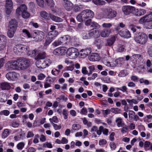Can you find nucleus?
<instances>
[{
	"label": "nucleus",
	"mask_w": 152,
	"mask_h": 152,
	"mask_svg": "<svg viewBox=\"0 0 152 152\" xmlns=\"http://www.w3.org/2000/svg\"><path fill=\"white\" fill-rule=\"evenodd\" d=\"M37 5L40 7H43L44 6V0H36Z\"/></svg>",
	"instance_id": "37998d69"
},
{
	"label": "nucleus",
	"mask_w": 152,
	"mask_h": 152,
	"mask_svg": "<svg viewBox=\"0 0 152 152\" xmlns=\"http://www.w3.org/2000/svg\"><path fill=\"white\" fill-rule=\"evenodd\" d=\"M13 3L12 0H6V13L9 15L12 10Z\"/></svg>",
	"instance_id": "ddd939ff"
},
{
	"label": "nucleus",
	"mask_w": 152,
	"mask_h": 152,
	"mask_svg": "<svg viewBox=\"0 0 152 152\" xmlns=\"http://www.w3.org/2000/svg\"><path fill=\"white\" fill-rule=\"evenodd\" d=\"M46 56V53L45 52H43L40 53L38 54L37 56L35 58V59L36 60H41L43 59Z\"/></svg>",
	"instance_id": "c756f323"
},
{
	"label": "nucleus",
	"mask_w": 152,
	"mask_h": 152,
	"mask_svg": "<svg viewBox=\"0 0 152 152\" xmlns=\"http://www.w3.org/2000/svg\"><path fill=\"white\" fill-rule=\"evenodd\" d=\"M134 39L137 43L140 45H145L147 42L148 36L143 32H139L134 35Z\"/></svg>",
	"instance_id": "f03ea898"
},
{
	"label": "nucleus",
	"mask_w": 152,
	"mask_h": 152,
	"mask_svg": "<svg viewBox=\"0 0 152 152\" xmlns=\"http://www.w3.org/2000/svg\"><path fill=\"white\" fill-rule=\"evenodd\" d=\"M94 16L93 12L90 10L86 9L82 11L76 17L77 20L80 22L85 21L87 19L93 18Z\"/></svg>",
	"instance_id": "f257e3e1"
},
{
	"label": "nucleus",
	"mask_w": 152,
	"mask_h": 152,
	"mask_svg": "<svg viewBox=\"0 0 152 152\" xmlns=\"http://www.w3.org/2000/svg\"><path fill=\"white\" fill-rule=\"evenodd\" d=\"M50 18L56 22H60L63 21V19L61 18L56 16L51 13H50Z\"/></svg>",
	"instance_id": "393cba45"
},
{
	"label": "nucleus",
	"mask_w": 152,
	"mask_h": 152,
	"mask_svg": "<svg viewBox=\"0 0 152 152\" xmlns=\"http://www.w3.org/2000/svg\"><path fill=\"white\" fill-rule=\"evenodd\" d=\"M82 37L84 39H87L90 37L89 35V32L88 31H83L82 33Z\"/></svg>",
	"instance_id": "72a5a7b5"
},
{
	"label": "nucleus",
	"mask_w": 152,
	"mask_h": 152,
	"mask_svg": "<svg viewBox=\"0 0 152 152\" xmlns=\"http://www.w3.org/2000/svg\"><path fill=\"white\" fill-rule=\"evenodd\" d=\"M39 50H38L35 49L33 50L28 51V54L31 56H35L38 53Z\"/></svg>",
	"instance_id": "f704fd0d"
},
{
	"label": "nucleus",
	"mask_w": 152,
	"mask_h": 152,
	"mask_svg": "<svg viewBox=\"0 0 152 152\" xmlns=\"http://www.w3.org/2000/svg\"><path fill=\"white\" fill-rule=\"evenodd\" d=\"M151 143L148 141H146L145 142L144 144V147L145 148H147L149 147H151Z\"/></svg>",
	"instance_id": "69168bd1"
},
{
	"label": "nucleus",
	"mask_w": 152,
	"mask_h": 152,
	"mask_svg": "<svg viewBox=\"0 0 152 152\" xmlns=\"http://www.w3.org/2000/svg\"><path fill=\"white\" fill-rule=\"evenodd\" d=\"M19 76L18 73L14 72H10L6 74V77L7 79L11 81H14L17 79Z\"/></svg>",
	"instance_id": "1a4fd4ad"
},
{
	"label": "nucleus",
	"mask_w": 152,
	"mask_h": 152,
	"mask_svg": "<svg viewBox=\"0 0 152 152\" xmlns=\"http://www.w3.org/2000/svg\"><path fill=\"white\" fill-rule=\"evenodd\" d=\"M17 23L15 19H12L9 22V29L16 31L17 27Z\"/></svg>",
	"instance_id": "a211bd4d"
},
{
	"label": "nucleus",
	"mask_w": 152,
	"mask_h": 152,
	"mask_svg": "<svg viewBox=\"0 0 152 152\" xmlns=\"http://www.w3.org/2000/svg\"><path fill=\"white\" fill-rule=\"evenodd\" d=\"M135 10L134 7L130 6H124L122 8V10L124 14L125 15H128L133 12Z\"/></svg>",
	"instance_id": "6e6552de"
},
{
	"label": "nucleus",
	"mask_w": 152,
	"mask_h": 152,
	"mask_svg": "<svg viewBox=\"0 0 152 152\" xmlns=\"http://www.w3.org/2000/svg\"><path fill=\"white\" fill-rule=\"evenodd\" d=\"M25 144L23 142H20L18 143L17 145V148L19 150H22L24 147Z\"/></svg>",
	"instance_id": "de8ad7c7"
},
{
	"label": "nucleus",
	"mask_w": 152,
	"mask_h": 152,
	"mask_svg": "<svg viewBox=\"0 0 152 152\" xmlns=\"http://www.w3.org/2000/svg\"><path fill=\"white\" fill-rule=\"evenodd\" d=\"M115 122L117 124V126L118 127H122L124 125V124L123 122L122 119L121 118H116Z\"/></svg>",
	"instance_id": "bb28decb"
},
{
	"label": "nucleus",
	"mask_w": 152,
	"mask_h": 152,
	"mask_svg": "<svg viewBox=\"0 0 152 152\" xmlns=\"http://www.w3.org/2000/svg\"><path fill=\"white\" fill-rule=\"evenodd\" d=\"M111 32V30L110 29H105L102 31L100 35L102 37H107L109 36Z\"/></svg>",
	"instance_id": "4be33fe9"
},
{
	"label": "nucleus",
	"mask_w": 152,
	"mask_h": 152,
	"mask_svg": "<svg viewBox=\"0 0 152 152\" xmlns=\"http://www.w3.org/2000/svg\"><path fill=\"white\" fill-rule=\"evenodd\" d=\"M22 32L25 36L27 37L28 38H31L32 37V36L29 32L26 29H24L22 30Z\"/></svg>",
	"instance_id": "58836bf2"
},
{
	"label": "nucleus",
	"mask_w": 152,
	"mask_h": 152,
	"mask_svg": "<svg viewBox=\"0 0 152 152\" xmlns=\"http://www.w3.org/2000/svg\"><path fill=\"white\" fill-rule=\"evenodd\" d=\"M9 129H4L2 133V137L4 139L7 137L9 135L10 132Z\"/></svg>",
	"instance_id": "473e14b6"
},
{
	"label": "nucleus",
	"mask_w": 152,
	"mask_h": 152,
	"mask_svg": "<svg viewBox=\"0 0 152 152\" xmlns=\"http://www.w3.org/2000/svg\"><path fill=\"white\" fill-rule=\"evenodd\" d=\"M92 1L95 4L99 6L104 5L106 3L105 1L102 0H92Z\"/></svg>",
	"instance_id": "7c9ffc66"
},
{
	"label": "nucleus",
	"mask_w": 152,
	"mask_h": 152,
	"mask_svg": "<svg viewBox=\"0 0 152 152\" xmlns=\"http://www.w3.org/2000/svg\"><path fill=\"white\" fill-rule=\"evenodd\" d=\"M10 114L9 111L5 110L1 111L0 112V115H4L5 116H8Z\"/></svg>",
	"instance_id": "603ef678"
},
{
	"label": "nucleus",
	"mask_w": 152,
	"mask_h": 152,
	"mask_svg": "<svg viewBox=\"0 0 152 152\" xmlns=\"http://www.w3.org/2000/svg\"><path fill=\"white\" fill-rule=\"evenodd\" d=\"M88 58L91 61H98L100 59L99 54L96 53H92L88 56Z\"/></svg>",
	"instance_id": "412c9836"
},
{
	"label": "nucleus",
	"mask_w": 152,
	"mask_h": 152,
	"mask_svg": "<svg viewBox=\"0 0 152 152\" xmlns=\"http://www.w3.org/2000/svg\"><path fill=\"white\" fill-rule=\"evenodd\" d=\"M102 26L105 28H110L112 26V24L111 23H104L102 25Z\"/></svg>",
	"instance_id": "4d7b16f0"
},
{
	"label": "nucleus",
	"mask_w": 152,
	"mask_h": 152,
	"mask_svg": "<svg viewBox=\"0 0 152 152\" xmlns=\"http://www.w3.org/2000/svg\"><path fill=\"white\" fill-rule=\"evenodd\" d=\"M107 141L104 139L100 140L99 141V145H102L106 144Z\"/></svg>",
	"instance_id": "13d9d810"
},
{
	"label": "nucleus",
	"mask_w": 152,
	"mask_h": 152,
	"mask_svg": "<svg viewBox=\"0 0 152 152\" xmlns=\"http://www.w3.org/2000/svg\"><path fill=\"white\" fill-rule=\"evenodd\" d=\"M89 69V72L88 74V75L91 74L92 72L95 70V67L94 65L89 66L88 67Z\"/></svg>",
	"instance_id": "864d4df0"
},
{
	"label": "nucleus",
	"mask_w": 152,
	"mask_h": 152,
	"mask_svg": "<svg viewBox=\"0 0 152 152\" xmlns=\"http://www.w3.org/2000/svg\"><path fill=\"white\" fill-rule=\"evenodd\" d=\"M7 44L6 37L3 35H0V51L3 50Z\"/></svg>",
	"instance_id": "4468645a"
},
{
	"label": "nucleus",
	"mask_w": 152,
	"mask_h": 152,
	"mask_svg": "<svg viewBox=\"0 0 152 152\" xmlns=\"http://www.w3.org/2000/svg\"><path fill=\"white\" fill-rule=\"evenodd\" d=\"M34 136V134L33 132L32 131H29L28 132L26 136L27 138H29L32 137Z\"/></svg>",
	"instance_id": "0e129e2a"
},
{
	"label": "nucleus",
	"mask_w": 152,
	"mask_h": 152,
	"mask_svg": "<svg viewBox=\"0 0 152 152\" xmlns=\"http://www.w3.org/2000/svg\"><path fill=\"white\" fill-rule=\"evenodd\" d=\"M72 10L74 12H77L80 10L81 8L79 6L75 4L73 6V5L72 8Z\"/></svg>",
	"instance_id": "c03bdc74"
},
{
	"label": "nucleus",
	"mask_w": 152,
	"mask_h": 152,
	"mask_svg": "<svg viewBox=\"0 0 152 152\" xmlns=\"http://www.w3.org/2000/svg\"><path fill=\"white\" fill-rule=\"evenodd\" d=\"M36 63L37 66L39 68L43 69L45 68V65L44 64V62H42L41 61L39 60H37Z\"/></svg>",
	"instance_id": "cd10ccee"
},
{
	"label": "nucleus",
	"mask_w": 152,
	"mask_h": 152,
	"mask_svg": "<svg viewBox=\"0 0 152 152\" xmlns=\"http://www.w3.org/2000/svg\"><path fill=\"white\" fill-rule=\"evenodd\" d=\"M40 15L41 17L45 20H48L50 18V13L48 14L46 11L43 10L40 12Z\"/></svg>",
	"instance_id": "b1692460"
},
{
	"label": "nucleus",
	"mask_w": 152,
	"mask_h": 152,
	"mask_svg": "<svg viewBox=\"0 0 152 152\" xmlns=\"http://www.w3.org/2000/svg\"><path fill=\"white\" fill-rule=\"evenodd\" d=\"M58 34V32L57 31H50L48 34V37L53 40Z\"/></svg>",
	"instance_id": "5701e85b"
},
{
	"label": "nucleus",
	"mask_w": 152,
	"mask_h": 152,
	"mask_svg": "<svg viewBox=\"0 0 152 152\" xmlns=\"http://www.w3.org/2000/svg\"><path fill=\"white\" fill-rule=\"evenodd\" d=\"M18 66L21 69H23L28 68L30 65V60L24 58H20L18 59Z\"/></svg>",
	"instance_id": "20e7f679"
},
{
	"label": "nucleus",
	"mask_w": 152,
	"mask_h": 152,
	"mask_svg": "<svg viewBox=\"0 0 152 152\" xmlns=\"http://www.w3.org/2000/svg\"><path fill=\"white\" fill-rule=\"evenodd\" d=\"M115 40V37H113L110 39H107L105 43L106 46H111L114 43Z\"/></svg>",
	"instance_id": "a878e982"
},
{
	"label": "nucleus",
	"mask_w": 152,
	"mask_h": 152,
	"mask_svg": "<svg viewBox=\"0 0 152 152\" xmlns=\"http://www.w3.org/2000/svg\"><path fill=\"white\" fill-rule=\"evenodd\" d=\"M18 59L16 61H10L7 64L8 69L12 70L14 69H18L19 68L18 66Z\"/></svg>",
	"instance_id": "423d86ee"
},
{
	"label": "nucleus",
	"mask_w": 152,
	"mask_h": 152,
	"mask_svg": "<svg viewBox=\"0 0 152 152\" xmlns=\"http://www.w3.org/2000/svg\"><path fill=\"white\" fill-rule=\"evenodd\" d=\"M63 44H66L70 39V37L67 35L64 36L63 37H61Z\"/></svg>",
	"instance_id": "c9c22d12"
},
{
	"label": "nucleus",
	"mask_w": 152,
	"mask_h": 152,
	"mask_svg": "<svg viewBox=\"0 0 152 152\" xmlns=\"http://www.w3.org/2000/svg\"><path fill=\"white\" fill-rule=\"evenodd\" d=\"M21 14L22 17L24 18H28L30 16V14L27 12L26 11L22 13Z\"/></svg>",
	"instance_id": "8fccbe9b"
},
{
	"label": "nucleus",
	"mask_w": 152,
	"mask_h": 152,
	"mask_svg": "<svg viewBox=\"0 0 152 152\" xmlns=\"http://www.w3.org/2000/svg\"><path fill=\"white\" fill-rule=\"evenodd\" d=\"M50 121L53 124V122L57 123L58 122V118L56 116H54L52 118H50Z\"/></svg>",
	"instance_id": "09e8293b"
},
{
	"label": "nucleus",
	"mask_w": 152,
	"mask_h": 152,
	"mask_svg": "<svg viewBox=\"0 0 152 152\" xmlns=\"http://www.w3.org/2000/svg\"><path fill=\"white\" fill-rule=\"evenodd\" d=\"M66 53L69 58L72 59L76 58L78 55L77 49L74 48H69L67 50Z\"/></svg>",
	"instance_id": "39448f33"
},
{
	"label": "nucleus",
	"mask_w": 152,
	"mask_h": 152,
	"mask_svg": "<svg viewBox=\"0 0 152 152\" xmlns=\"http://www.w3.org/2000/svg\"><path fill=\"white\" fill-rule=\"evenodd\" d=\"M147 53L150 56L152 57V45L148 48Z\"/></svg>",
	"instance_id": "774afa93"
},
{
	"label": "nucleus",
	"mask_w": 152,
	"mask_h": 152,
	"mask_svg": "<svg viewBox=\"0 0 152 152\" xmlns=\"http://www.w3.org/2000/svg\"><path fill=\"white\" fill-rule=\"evenodd\" d=\"M34 33L35 34V38L37 41H41L44 37V33L42 31H37Z\"/></svg>",
	"instance_id": "2eb2a0df"
},
{
	"label": "nucleus",
	"mask_w": 152,
	"mask_h": 152,
	"mask_svg": "<svg viewBox=\"0 0 152 152\" xmlns=\"http://www.w3.org/2000/svg\"><path fill=\"white\" fill-rule=\"evenodd\" d=\"M104 12L109 18H112L115 17L117 14L116 12L110 8L105 9Z\"/></svg>",
	"instance_id": "9d476101"
},
{
	"label": "nucleus",
	"mask_w": 152,
	"mask_h": 152,
	"mask_svg": "<svg viewBox=\"0 0 152 152\" xmlns=\"http://www.w3.org/2000/svg\"><path fill=\"white\" fill-rule=\"evenodd\" d=\"M46 76L42 73H40L38 76V79L39 80H42L44 79Z\"/></svg>",
	"instance_id": "680f3d73"
},
{
	"label": "nucleus",
	"mask_w": 152,
	"mask_h": 152,
	"mask_svg": "<svg viewBox=\"0 0 152 152\" xmlns=\"http://www.w3.org/2000/svg\"><path fill=\"white\" fill-rule=\"evenodd\" d=\"M27 8L25 4H22L18 8L16 11V13L18 15H20L23 12L27 11Z\"/></svg>",
	"instance_id": "aec40b11"
},
{
	"label": "nucleus",
	"mask_w": 152,
	"mask_h": 152,
	"mask_svg": "<svg viewBox=\"0 0 152 152\" xmlns=\"http://www.w3.org/2000/svg\"><path fill=\"white\" fill-rule=\"evenodd\" d=\"M80 128L81 126L80 125L78 124H74L72 126V129L74 130H78Z\"/></svg>",
	"instance_id": "3c124183"
},
{
	"label": "nucleus",
	"mask_w": 152,
	"mask_h": 152,
	"mask_svg": "<svg viewBox=\"0 0 152 152\" xmlns=\"http://www.w3.org/2000/svg\"><path fill=\"white\" fill-rule=\"evenodd\" d=\"M52 125L55 130L60 129L61 128V126L60 125H58L53 123Z\"/></svg>",
	"instance_id": "052dcab7"
},
{
	"label": "nucleus",
	"mask_w": 152,
	"mask_h": 152,
	"mask_svg": "<svg viewBox=\"0 0 152 152\" xmlns=\"http://www.w3.org/2000/svg\"><path fill=\"white\" fill-rule=\"evenodd\" d=\"M60 71L56 69H53L51 71V73L55 76H58Z\"/></svg>",
	"instance_id": "49530a36"
},
{
	"label": "nucleus",
	"mask_w": 152,
	"mask_h": 152,
	"mask_svg": "<svg viewBox=\"0 0 152 152\" xmlns=\"http://www.w3.org/2000/svg\"><path fill=\"white\" fill-rule=\"evenodd\" d=\"M152 21V12H151L149 14H147L141 18L139 22L140 23H148Z\"/></svg>",
	"instance_id": "0eeeda50"
},
{
	"label": "nucleus",
	"mask_w": 152,
	"mask_h": 152,
	"mask_svg": "<svg viewBox=\"0 0 152 152\" xmlns=\"http://www.w3.org/2000/svg\"><path fill=\"white\" fill-rule=\"evenodd\" d=\"M67 48L65 47H62L57 48L53 51L54 54L56 55L59 56L64 55L66 53Z\"/></svg>",
	"instance_id": "9b49d317"
},
{
	"label": "nucleus",
	"mask_w": 152,
	"mask_h": 152,
	"mask_svg": "<svg viewBox=\"0 0 152 152\" xmlns=\"http://www.w3.org/2000/svg\"><path fill=\"white\" fill-rule=\"evenodd\" d=\"M44 64L45 65V67L49 66L51 63V61L50 59H46L44 61Z\"/></svg>",
	"instance_id": "6e6d98bb"
},
{
	"label": "nucleus",
	"mask_w": 152,
	"mask_h": 152,
	"mask_svg": "<svg viewBox=\"0 0 152 152\" xmlns=\"http://www.w3.org/2000/svg\"><path fill=\"white\" fill-rule=\"evenodd\" d=\"M126 75V74L124 70H121L119 73L118 76L119 77H124Z\"/></svg>",
	"instance_id": "bf43d9fd"
},
{
	"label": "nucleus",
	"mask_w": 152,
	"mask_h": 152,
	"mask_svg": "<svg viewBox=\"0 0 152 152\" xmlns=\"http://www.w3.org/2000/svg\"><path fill=\"white\" fill-rule=\"evenodd\" d=\"M16 31L9 29L7 35L10 38H12L14 35Z\"/></svg>",
	"instance_id": "ea45409f"
},
{
	"label": "nucleus",
	"mask_w": 152,
	"mask_h": 152,
	"mask_svg": "<svg viewBox=\"0 0 152 152\" xmlns=\"http://www.w3.org/2000/svg\"><path fill=\"white\" fill-rule=\"evenodd\" d=\"M99 34V31H97L96 28L92 29L90 32H89V35L90 37H95L97 36Z\"/></svg>",
	"instance_id": "2f4dec72"
},
{
	"label": "nucleus",
	"mask_w": 152,
	"mask_h": 152,
	"mask_svg": "<svg viewBox=\"0 0 152 152\" xmlns=\"http://www.w3.org/2000/svg\"><path fill=\"white\" fill-rule=\"evenodd\" d=\"M53 41L52 39H50L48 37L47 39L46 40L45 42L44 43V47L46 48L47 46L52 41Z\"/></svg>",
	"instance_id": "a18cd8bd"
},
{
	"label": "nucleus",
	"mask_w": 152,
	"mask_h": 152,
	"mask_svg": "<svg viewBox=\"0 0 152 152\" xmlns=\"http://www.w3.org/2000/svg\"><path fill=\"white\" fill-rule=\"evenodd\" d=\"M63 5L64 8L67 11H70L72 8L73 4L69 0H63Z\"/></svg>",
	"instance_id": "f8f14e48"
},
{
	"label": "nucleus",
	"mask_w": 152,
	"mask_h": 152,
	"mask_svg": "<svg viewBox=\"0 0 152 152\" xmlns=\"http://www.w3.org/2000/svg\"><path fill=\"white\" fill-rule=\"evenodd\" d=\"M111 112L115 114L120 113L121 110L118 108H111Z\"/></svg>",
	"instance_id": "4c0bfd02"
},
{
	"label": "nucleus",
	"mask_w": 152,
	"mask_h": 152,
	"mask_svg": "<svg viewBox=\"0 0 152 152\" xmlns=\"http://www.w3.org/2000/svg\"><path fill=\"white\" fill-rule=\"evenodd\" d=\"M91 24V26L93 27H96L97 28H99L100 27V26L96 23L95 22H92Z\"/></svg>",
	"instance_id": "338daca9"
},
{
	"label": "nucleus",
	"mask_w": 152,
	"mask_h": 152,
	"mask_svg": "<svg viewBox=\"0 0 152 152\" xmlns=\"http://www.w3.org/2000/svg\"><path fill=\"white\" fill-rule=\"evenodd\" d=\"M10 87L9 84L7 83L4 82L1 84V88L2 90H9Z\"/></svg>",
	"instance_id": "c85d7f7f"
},
{
	"label": "nucleus",
	"mask_w": 152,
	"mask_h": 152,
	"mask_svg": "<svg viewBox=\"0 0 152 152\" xmlns=\"http://www.w3.org/2000/svg\"><path fill=\"white\" fill-rule=\"evenodd\" d=\"M146 11L142 9H137L135 8V10L133 12V14L137 16H140L146 13Z\"/></svg>",
	"instance_id": "f3484780"
},
{
	"label": "nucleus",
	"mask_w": 152,
	"mask_h": 152,
	"mask_svg": "<svg viewBox=\"0 0 152 152\" xmlns=\"http://www.w3.org/2000/svg\"><path fill=\"white\" fill-rule=\"evenodd\" d=\"M29 50V48L25 45L20 44L16 45L14 48V52L16 54L23 53H27Z\"/></svg>",
	"instance_id": "7ed1b4c3"
},
{
	"label": "nucleus",
	"mask_w": 152,
	"mask_h": 152,
	"mask_svg": "<svg viewBox=\"0 0 152 152\" xmlns=\"http://www.w3.org/2000/svg\"><path fill=\"white\" fill-rule=\"evenodd\" d=\"M62 42L61 38H59L57 41H55L53 43V45L55 46H57L58 45H63V43Z\"/></svg>",
	"instance_id": "a19ab883"
},
{
	"label": "nucleus",
	"mask_w": 152,
	"mask_h": 152,
	"mask_svg": "<svg viewBox=\"0 0 152 152\" xmlns=\"http://www.w3.org/2000/svg\"><path fill=\"white\" fill-rule=\"evenodd\" d=\"M110 146L112 150H115L116 148V145L114 142H111L110 143Z\"/></svg>",
	"instance_id": "5fc2aeb1"
},
{
	"label": "nucleus",
	"mask_w": 152,
	"mask_h": 152,
	"mask_svg": "<svg viewBox=\"0 0 152 152\" xmlns=\"http://www.w3.org/2000/svg\"><path fill=\"white\" fill-rule=\"evenodd\" d=\"M47 5L50 7H53L55 5V3L53 0H44Z\"/></svg>",
	"instance_id": "e433bc0d"
},
{
	"label": "nucleus",
	"mask_w": 152,
	"mask_h": 152,
	"mask_svg": "<svg viewBox=\"0 0 152 152\" xmlns=\"http://www.w3.org/2000/svg\"><path fill=\"white\" fill-rule=\"evenodd\" d=\"M119 34L121 37L127 38H129L131 37L130 32L126 29L120 31Z\"/></svg>",
	"instance_id": "dca6fc26"
},
{
	"label": "nucleus",
	"mask_w": 152,
	"mask_h": 152,
	"mask_svg": "<svg viewBox=\"0 0 152 152\" xmlns=\"http://www.w3.org/2000/svg\"><path fill=\"white\" fill-rule=\"evenodd\" d=\"M91 52V50L90 48L82 49L80 52V53L81 58H85L88 56V54H90Z\"/></svg>",
	"instance_id": "6ab92c4d"
},
{
	"label": "nucleus",
	"mask_w": 152,
	"mask_h": 152,
	"mask_svg": "<svg viewBox=\"0 0 152 152\" xmlns=\"http://www.w3.org/2000/svg\"><path fill=\"white\" fill-rule=\"evenodd\" d=\"M62 113L63 115L64 116V118L65 119H67L68 118L67 116L68 115L67 110L65 109H64L63 110Z\"/></svg>",
	"instance_id": "e2e57ef3"
},
{
	"label": "nucleus",
	"mask_w": 152,
	"mask_h": 152,
	"mask_svg": "<svg viewBox=\"0 0 152 152\" xmlns=\"http://www.w3.org/2000/svg\"><path fill=\"white\" fill-rule=\"evenodd\" d=\"M94 43L96 45L99 47H100L102 46V44H103V42L100 39H97L95 40Z\"/></svg>",
	"instance_id": "79ce46f5"
}]
</instances>
